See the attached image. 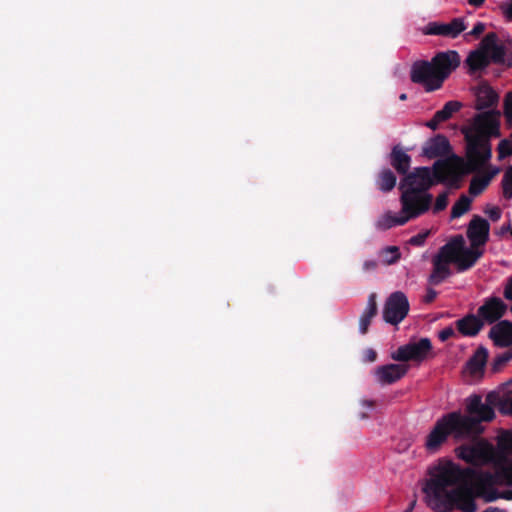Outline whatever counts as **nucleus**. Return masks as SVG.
<instances>
[{
  "label": "nucleus",
  "mask_w": 512,
  "mask_h": 512,
  "mask_svg": "<svg viewBox=\"0 0 512 512\" xmlns=\"http://www.w3.org/2000/svg\"><path fill=\"white\" fill-rule=\"evenodd\" d=\"M437 294L438 293L436 290L428 288L426 291V295L423 298V302L426 304L432 303L436 299Z\"/></svg>",
  "instance_id": "44"
},
{
  "label": "nucleus",
  "mask_w": 512,
  "mask_h": 512,
  "mask_svg": "<svg viewBox=\"0 0 512 512\" xmlns=\"http://www.w3.org/2000/svg\"><path fill=\"white\" fill-rule=\"evenodd\" d=\"M489 338L495 346L509 347L512 345V322L502 320L494 324L489 331Z\"/></svg>",
  "instance_id": "16"
},
{
  "label": "nucleus",
  "mask_w": 512,
  "mask_h": 512,
  "mask_svg": "<svg viewBox=\"0 0 512 512\" xmlns=\"http://www.w3.org/2000/svg\"><path fill=\"white\" fill-rule=\"evenodd\" d=\"M485 30V25L484 23L482 22H477L474 27L472 28V30L469 32V35H472V36H475V37H478L479 35H481Z\"/></svg>",
  "instance_id": "45"
},
{
  "label": "nucleus",
  "mask_w": 512,
  "mask_h": 512,
  "mask_svg": "<svg viewBox=\"0 0 512 512\" xmlns=\"http://www.w3.org/2000/svg\"><path fill=\"white\" fill-rule=\"evenodd\" d=\"M428 236V232L418 233L410 238L409 243L413 246H422Z\"/></svg>",
  "instance_id": "41"
},
{
  "label": "nucleus",
  "mask_w": 512,
  "mask_h": 512,
  "mask_svg": "<svg viewBox=\"0 0 512 512\" xmlns=\"http://www.w3.org/2000/svg\"><path fill=\"white\" fill-rule=\"evenodd\" d=\"M507 305L499 297H489L478 308L477 316L482 323L494 324L506 313Z\"/></svg>",
  "instance_id": "13"
},
{
  "label": "nucleus",
  "mask_w": 512,
  "mask_h": 512,
  "mask_svg": "<svg viewBox=\"0 0 512 512\" xmlns=\"http://www.w3.org/2000/svg\"><path fill=\"white\" fill-rule=\"evenodd\" d=\"M481 49L487 55L488 59L494 63L503 64L505 57V49L502 45L497 43V36L495 33L487 34L480 43Z\"/></svg>",
  "instance_id": "18"
},
{
  "label": "nucleus",
  "mask_w": 512,
  "mask_h": 512,
  "mask_svg": "<svg viewBox=\"0 0 512 512\" xmlns=\"http://www.w3.org/2000/svg\"><path fill=\"white\" fill-rule=\"evenodd\" d=\"M409 308L407 296L401 291H395L385 301L383 319L386 323L397 325L408 315Z\"/></svg>",
  "instance_id": "9"
},
{
  "label": "nucleus",
  "mask_w": 512,
  "mask_h": 512,
  "mask_svg": "<svg viewBox=\"0 0 512 512\" xmlns=\"http://www.w3.org/2000/svg\"><path fill=\"white\" fill-rule=\"evenodd\" d=\"M360 418L361 419H366V418H368V415L366 413H361L360 414Z\"/></svg>",
  "instance_id": "54"
},
{
  "label": "nucleus",
  "mask_w": 512,
  "mask_h": 512,
  "mask_svg": "<svg viewBox=\"0 0 512 512\" xmlns=\"http://www.w3.org/2000/svg\"><path fill=\"white\" fill-rule=\"evenodd\" d=\"M456 471L463 477L466 482L475 481V485L473 487H487L492 488L494 485L499 484L498 475L495 471L494 473L488 471H478L474 468L467 467L462 468L456 464Z\"/></svg>",
  "instance_id": "14"
},
{
  "label": "nucleus",
  "mask_w": 512,
  "mask_h": 512,
  "mask_svg": "<svg viewBox=\"0 0 512 512\" xmlns=\"http://www.w3.org/2000/svg\"><path fill=\"white\" fill-rule=\"evenodd\" d=\"M510 360H512V352L506 351L497 355L491 364V370L495 373L499 372Z\"/></svg>",
  "instance_id": "35"
},
{
  "label": "nucleus",
  "mask_w": 512,
  "mask_h": 512,
  "mask_svg": "<svg viewBox=\"0 0 512 512\" xmlns=\"http://www.w3.org/2000/svg\"><path fill=\"white\" fill-rule=\"evenodd\" d=\"M482 512H505V511H504V510H502V509H500V508H498V507H492V506H490V507L486 508V509H485L484 511H482Z\"/></svg>",
  "instance_id": "53"
},
{
  "label": "nucleus",
  "mask_w": 512,
  "mask_h": 512,
  "mask_svg": "<svg viewBox=\"0 0 512 512\" xmlns=\"http://www.w3.org/2000/svg\"><path fill=\"white\" fill-rule=\"evenodd\" d=\"M467 2L475 8H479L485 3V0H467Z\"/></svg>",
  "instance_id": "51"
},
{
  "label": "nucleus",
  "mask_w": 512,
  "mask_h": 512,
  "mask_svg": "<svg viewBox=\"0 0 512 512\" xmlns=\"http://www.w3.org/2000/svg\"><path fill=\"white\" fill-rule=\"evenodd\" d=\"M377 313V294L373 292L369 294L366 308L362 312L359 319V332L361 334L364 335L368 332L372 319L377 315Z\"/></svg>",
  "instance_id": "20"
},
{
  "label": "nucleus",
  "mask_w": 512,
  "mask_h": 512,
  "mask_svg": "<svg viewBox=\"0 0 512 512\" xmlns=\"http://www.w3.org/2000/svg\"><path fill=\"white\" fill-rule=\"evenodd\" d=\"M391 166L401 175H407L411 165V156L400 145H395L389 155Z\"/></svg>",
  "instance_id": "19"
},
{
  "label": "nucleus",
  "mask_w": 512,
  "mask_h": 512,
  "mask_svg": "<svg viewBox=\"0 0 512 512\" xmlns=\"http://www.w3.org/2000/svg\"><path fill=\"white\" fill-rule=\"evenodd\" d=\"M512 500V489L499 492V499Z\"/></svg>",
  "instance_id": "50"
},
{
  "label": "nucleus",
  "mask_w": 512,
  "mask_h": 512,
  "mask_svg": "<svg viewBox=\"0 0 512 512\" xmlns=\"http://www.w3.org/2000/svg\"><path fill=\"white\" fill-rule=\"evenodd\" d=\"M495 417V411L483 404L482 396L472 394L465 400V412L453 411L439 418L426 438L428 451H437L448 437L453 439L474 440L484 433V423Z\"/></svg>",
  "instance_id": "3"
},
{
  "label": "nucleus",
  "mask_w": 512,
  "mask_h": 512,
  "mask_svg": "<svg viewBox=\"0 0 512 512\" xmlns=\"http://www.w3.org/2000/svg\"><path fill=\"white\" fill-rule=\"evenodd\" d=\"M498 159L503 160L512 155V140L502 139L497 147Z\"/></svg>",
  "instance_id": "36"
},
{
  "label": "nucleus",
  "mask_w": 512,
  "mask_h": 512,
  "mask_svg": "<svg viewBox=\"0 0 512 512\" xmlns=\"http://www.w3.org/2000/svg\"><path fill=\"white\" fill-rule=\"evenodd\" d=\"M434 167H417L412 172L405 175L399 184V190H414L417 193H428V190L434 185L435 181ZM439 182L438 180H436Z\"/></svg>",
  "instance_id": "7"
},
{
  "label": "nucleus",
  "mask_w": 512,
  "mask_h": 512,
  "mask_svg": "<svg viewBox=\"0 0 512 512\" xmlns=\"http://www.w3.org/2000/svg\"><path fill=\"white\" fill-rule=\"evenodd\" d=\"M384 257V262L388 265L396 263L400 257L401 253L397 246H387L381 252Z\"/></svg>",
  "instance_id": "33"
},
{
  "label": "nucleus",
  "mask_w": 512,
  "mask_h": 512,
  "mask_svg": "<svg viewBox=\"0 0 512 512\" xmlns=\"http://www.w3.org/2000/svg\"><path fill=\"white\" fill-rule=\"evenodd\" d=\"M409 366L406 364H387L376 368L375 376L382 385L393 384L400 380L408 372Z\"/></svg>",
  "instance_id": "15"
},
{
  "label": "nucleus",
  "mask_w": 512,
  "mask_h": 512,
  "mask_svg": "<svg viewBox=\"0 0 512 512\" xmlns=\"http://www.w3.org/2000/svg\"><path fill=\"white\" fill-rule=\"evenodd\" d=\"M454 335H455V331H454L453 327L447 326L439 332L438 336H439V339L442 342H444V341H447L449 338H451Z\"/></svg>",
  "instance_id": "42"
},
{
  "label": "nucleus",
  "mask_w": 512,
  "mask_h": 512,
  "mask_svg": "<svg viewBox=\"0 0 512 512\" xmlns=\"http://www.w3.org/2000/svg\"><path fill=\"white\" fill-rule=\"evenodd\" d=\"M495 469L498 475L499 484L512 486V462L508 464L498 463Z\"/></svg>",
  "instance_id": "31"
},
{
  "label": "nucleus",
  "mask_w": 512,
  "mask_h": 512,
  "mask_svg": "<svg viewBox=\"0 0 512 512\" xmlns=\"http://www.w3.org/2000/svg\"><path fill=\"white\" fill-rule=\"evenodd\" d=\"M489 234V222L479 215H473L466 231L470 247H466L462 235L454 236L440 247L432 259L433 270L428 279L429 283L439 285L448 278L452 274L449 267L452 263L455 264L459 273L471 269L483 256L482 247L488 242Z\"/></svg>",
  "instance_id": "2"
},
{
  "label": "nucleus",
  "mask_w": 512,
  "mask_h": 512,
  "mask_svg": "<svg viewBox=\"0 0 512 512\" xmlns=\"http://www.w3.org/2000/svg\"><path fill=\"white\" fill-rule=\"evenodd\" d=\"M503 196L506 199L512 198V166H509L501 181Z\"/></svg>",
  "instance_id": "34"
},
{
  "label": "nucleus",
  "mask_w": 512,
  "mask_h": 512,
  "mask_svg": "<svg viewBox=\"0 0 512 512\" xmlns=\"http://www.w3.org/2000/svg\"><path fill=\"white\" fill-rule=\"evenodd\" d=\"M504 297L507 300H512V276L509 278L507 285L505 286Z\"/></svg>",
  "instance_id": "47"
},
{
  "label": "nucleus",
  "mask_w": 512,
  "mask_h": 512,
  "mask_svg": "<svg viewBox=\"0 0 512 512\" xmlns=\"http://www.w3.org/2000/svg\"><path fill=\"white\" fill-rule=\"evenodd\" d=\"M507 44H508L509 46H512V38L507 40Z\"/></svg>",
  "instance_id": "56"
},
{
  "label": "nucleus",
  "mask_w": 512,
  "mask_h": 512,
  "mask_svg": "<svg viewBox=\"0 0 512 512\" xmlns=\"http://www.w3.org/2000/svg\"><path fill=\"white\" fill-rule=\"evenodd\" d=\"M463 104L460 101L451 100L444 104L443 108L436 112V118L438 120L447 121L454 113L460 111Z\"/></svg>",
  "instance_id": "30"
},
{
  "label": "nucleus",
  "mask_w": 512,
  "mask_h": 512,
  "mask_svg": "<svg viewBox=\"0 0 512 512\" xmlns=\"http://www.w3.org/2000/svg\"><path fill=\"white\" fill-rule=\"evenodd\" d=\"M430 478L423 492L427 506L434 512H476L475 487L456 471V464L441 459L429 469Z\"/></svg>",
  "instance_id": "1"
},
{
  "label": "nucleus",
  "mask_w": 512,
  "mask_h": 512,
  "mask_svg": "<svg viewBox=\"0 0 512 512\" xmlns=\"http://www.w3.org/2000/svg\"><path fill=\"white\" fill-rule=\"evenodd\" d=\"M488 359V351L484 347H479L467 362V368L471 374L482 372Z\"/></svg>",
  "instance_id": "26"
},
{
  "label": "nucleus",
  "mask_w": 512,
  "mask_h": 512,
  "mask_svg": "<svg viewBox=\"0 0 512 512\" xmlns=\"http://www.w3.org/2000/svg\"><path fill=\"white\" fill-rule=\"evenodd\" d=\"M432 350V343L429 338H421L418 341L409 342L400 346L392 353L391 358L398 362L421 363L427 359Z\"/></svg>",
  "instance_id": "8"
},
{
  "label": "nucleus",
  "mask_w": 512,
  "mask_h": 512,
  "mask_svg": "<svg viewBox=\"0 0 512 512\" xmlns=\"http://www.w3.org/2000/svg\"><path fill=\"white\" fill-rule=\"evenodd\" d=\"M487 403L492 409V405L498 406L499 411L505 415H512V390L506 391L503 394L490 392L486 397Z\"/></svg>",
  "instance_id": "23"
},
{
  "label": "nucleus",
  "mask_w": 512,
  "mask_h": 512,
  "mask_svg": "<svg viewBox=\"0 0 512 512\" xmlns=\"http://www.w3.org/2000/svg\"><path fill=\"white\" fill-rule=\"evenodd\" d=\"M364 356L367 362H374L377 359V352L373 349H367Z\"/></svg>",
  "instance_id": "48"
},
{
  "label": "nucleus",
  "mask_w": 512,
  "mask_h": 512,
  "mask_svg": "<svg viewBox=\"0 0 512 512\" xmlns=\"http://www.w3.org/2000/svg\"><path fill=\"white\" fill-rule=\"evenodd\" d=\"M466 64L471 72H476L485 69L490 64V60L481 49L471 52L466 59Z\"/></svg>",
  "instance_id": "27"
},
{
  "label": "nucleus",
  "mask_w": 512,
  "mask_h": 512,
  "mask_svg": "<svg viewBox=\"0 0 512 512\" xmlns=\"http://www.w3.org/2000/svg\"><path fill=\"white\" fill-rule=\"evenodd\" d=\"M501 449L512 454V432H507L498 442Z\"/></svg>",
  "instance_id": "39"
},
{
  "label": "nucleus",
  "mask_w": 512,
  "mask_h": 512,
  "mask_svg": "<svg viewBox=\"0 0 512 512\" xmlns=\"http://www.w3.org/2000/svg\"><path fill=\"white\" fill-rule=\"evenodd\" d=\"M457 51L448 50L436 53L430 61L417 60L410 70V80L421 85L426 92H433L443 86L445 80L460 65Z\"/></svg>",
  "instance_id": "5"
},
{
  "label": "nucleus",
  "mask_w": 512,
  "mask_h": 512,
  "mask_svg": "<svg viewBox=\"0 0 512 512\" xmlns=\"http://www.w3.org/2000/svg\"><path fill=\"white\" fill-rule=\"evenodd\" d=\"M433 196L430 193H417L414 190L401 191V213L408 221L425 214L431 207Z\"/></svg>",
  "instance_id": "6"
},
{
  "label": "nucleus",
  "mask_w": 512,
  "mask_h": 512,
  "mask_svg": "<svg viewBox=\"0 0 512 512\" xmlns=\"http://www.w3.org/2000/svg\"><path fill=\"white\" fill-rule=\"evenodd\" d=\"M500 113L495 110L476 114L473 122V130L465 129L464 134H480L491 141L492 137L500 136Z\"/></svg>",
  "instance_id": "10"
},
{
  "label": "nucleus",
  "mask_w": 512,
  "mask_h": 512,
  "mask_svg": "<svg viewBox=\"0 0 512 512\" xmlns=\"http://www.w3.org/2000/svg\"><path fill=\"white\" fill-rule=\"evenodd\" d=\"M500 9L503 15L512 21V0H508L507 2L500 5Z\"/></svg>",
  "instance_id": "43"
},
{
  "label": "nucleus",
  "mask_w": 512,
  "mask_h": 512,
  "mask_svg": "<svg viewBox=\"0 0 512 512\" xmlns=\"http://www.w3.org/2000/svg\"><path fill=\"white\" fill-rule=\"evenodd\" d=\"M476 497L482 498L486 503L494 502L499 499V491L495 488L475 487Z\"/></svg>",
  "instance_id": "32"
},
{
  "label": "nucleus",
  "mask_w": 512,
  "mask_h": 512,
  "mask_svg": "<svg viewBox=\"0 0 512 512\" xmlns=\"http://www.w3.org/2000/svg\"><path fill=\"white\" fill-rule=\"evenodd\" d=\"M464 138L466 163L457 156L434 163V174L440 183L449 181L451 186L459 188L463 175L478 172L489 164L492 158L491 141L480 134H464Z\"/></svg>",
  "instance_id": "4"
},
{
  "label": "nucleus",
  "mask_w": 512,
  "mask_h": 512,
  "mask_svg": "<svg viewBox=\"0 0 512 512\" xmlns=\"http://www.w3.org/2000/svg\"><path fill=\"white\" fill-rule=\"evenodd\" d=\"M408 222V217L393 215L390 211L386 212L375 222V228L379 231H386L395 226H401Z\"/></svg>",
  "instance_id": "24"
},
{
  "label": "nucleus",
  "mask_w": 512,
  "mask_h": 512,
  "mask_svg": "<svg viewBox=\"0 0 512 512\" xmlns=\"http://www.w3.org/2000/svg\"><path fill=\"white\" fill-rule=\"evenodd\" d=\"M457 330L463 336L474 337L483 328V323L479 320L478 316L474 314L466 315L465 317L456 321Z\"/></svg>",
  "instance_id": "21"
},
{
  "label": "nucleus",
  "mask_w": 512,
  "mask_h": 512,
  "mask_svg": "<svg viewBox=\"0 0 512 512\" xmlns=\"http://www.w3.org/2000/svg\"><path fill=\"white\" fill-rule=\"evenodd\" d=\"M467 28L463 18H453L449 23L429 22L424 33L426 35H437L451 39L457 38Z\"/></svg>",
  "instance_id": "12"
},
{
  "label": "nucleus",
  "mask_w": 512,
  "mask_h": 512,
  "mask_svg": "<svg viewBox=\"0 0 512 512\" xmlns=\"http://www.w3.org/2000/svg\"><path fill=\"white\" fill-rule=\"evenodd\" d=\"M456 455L466 463L478 467L492 460V448L484 442L462 445L456 449Z\"/></svg>",
  "instance_id": "11"
},
{
  "label": "nucleus",
  "mask_w": 512,
  "mask_h": 512,
  "mask_svg": "<svg viewBox=\"0 0 512 512\" xmlns=\"http://www.w3.org/2000/svg\"><path fill=\"white\" fill-rule=\"evenodd\" d=\"M472 199L465 194L460 195L451 208V219L460 218L471 209Z\"/></svg>",
  "instance_id": "29"
},
{
  "label": "nucleus",
  "mask_w": 512,
  "mask_h": 512,
  "mask_svg": "<svg viewBox=\"0 0 512 512\" xmlns=\"http://www.w3.org/2000/svg\"><path fill=\"white\" fill-rule=\"evenodd\" d=\"M378 267V263L376 260L370 259L366 260L363 263V270L366 272L373 271Z\"/></svg>",
  "instance_id": "46"
},
{
  "label": "nucleus",
  "mask_w": 512,
  "mask_h": 512,
  "mask_svg": "<svg viewBox=\"0 0 512 512\" xmlns=\"http://www.w3.org/2000/svg\"><path fill=\"white\" fill-rule=\"evenodd\" d=\"M499 100L498 94L488 85L479 86L476 91V104L477 110H484L486 108L494 107Z\"/></svg>",
  "instance_id": "22"
},
{
  "label": "nucleus",
  "mask_w": 512,
  "mask_h": 512,
  "mask_svg": "<svg viewBox=\"0 0 512 512\" xmlns=\"http://www.w3.org/2000/svg\"><path fill=\"white\" fill-rule=\"evenodd\" d=\"M399 98H400V100H406L407 95L406 94H401Z\"/></svg>",
  "instance_id": "55"
},
{
  "label": "nucleus",
  "mask_w": 512,
  "mask_h": 512,
  "mask_svg": "<svg viewBox=\"0 0 512 512\" xmlns=\"http://www.w3.org/2000/svg\"><path fill=\"white\" fill-rule=\"evenodd\" d=\"M451 151V145L446 136L437 134L423 146V155L429 159L446 156Z\"/></svg>",
  "instance_id": "17"
},
{
  "label": "nucleus",
  "mask_w": 512,
  "mask_h": 512,
  "mask_svg": "<svg viewBox=\"0 0 512 512\" xmlns=\"http://www.w3.org/2000/svg\"><path fill=\"white\" fill-rule=\"evenodd\" d=\"M396 181L397 178L394 172L389 168H385L379 172L376 185L380 191L389 192L395 187Z\"/></svg>",
  "instance_id": "28"
},
{
  "label": "nucleus",
  "mask_w": 512,
  "mask_h": 512,
  "mask_svg": "<svg viewBox=\"0 0 512 512\" xmlns=\"http://www.w3.org/2000/svg\"><path fill=\"white\" fill-rule=\"evenodd\" d=\"M484 212L493 222L498 221L502 214L501 209L497 206H487Z\"/></svg>",
  "instance_id": "40"
},
{
  "label": "nucleus",
  "mask_w": 512,
  "mask_h": 512,
  "mask_svg": "<svg viewBox=\"0 0 512 512\" xmlns=\"http://www.w3.org/2000/svg\"><path fill=\"white\" fill-rule=\"evenodd\" d=\"M361 404H362V406L369 408V409L373 408L375 405L374 401H372V400H362Z\"/></svg>",
  "instance_id": "52"
},
{
  "label": "nucleus",
  "mask_w": 512,
  "mask_h": 512,
  "mask_svg": "<svg viewBox=\"0 0 512 512\" xmlns=\"http://www.w3.org/2000/svg\"><path fill=\"white\" fill-rule=\"evenodd\" d=\"M441 122H443V121L442 120H438L436 118V113H435L434 116L432 117V119L427 122L426 126L429 127L432 130H436Z\"/></svg>",
  "instance_id": "49"
},
{
  "label": "nucleus",
  "mask_w": 512,
  "mask_h": 512,
  "mask_svg": "<svg viewBox=\"0 0 512 512\" xmlns=\"http://www.w3.org/2000/svg\"><path fill=\"white\" fill-rule=\"evenodd\" d=\"M447 205H448V194H447V192H443L437 196L434 207H433V212L439 213V212L443 211L444 209H446Z\"/></svg>",
  "instance_id": "37"
},
{
  "label": "nucleus",
  "mask_w": 512,
  "mask_h": 512,
  "mask_svg": "<svg viewBox=\"0 0 512 512\" xmlns=\"http://www.w3.org/2000/svg\"><path fill=\"white\" fill-rule=\"evenodd\" d=\"M510 311H511V313H512V305H511V307H510Z\"/></svg>",
  "instance_id": "57"
},
{
  "label": "nucleus",
  "mask_w": 512,
  "mask_h": 512,
  "mask_svg": "<svg viewBox=\"0 0 512 512\" xmlns=\"http://www.w3.org/2000/svg\"><path fill=\"white\" fill-rule=\"evenodd\" d=\"M499 172L498 168L488 172L484 176H475L471 179L469 193L472 196H478L487 188L492 178Z\"/></svg>",
  "instance_id": "25"
},
{
  "label": "nucleus",
  "mask_w": 512,
  "mask_h": 512,
  "mask_svg": "<svg viewBox=\"0 0 512 512\" xmlns=\"http://www.w3.org/2000/svg\"><path fill=\"white\" fill-rule=\"evenodd\" d=\"M504 116L509 124H512V92H508L504 98Z\"/></svg>",
  "instance_id": "38"
}]
</instances>
